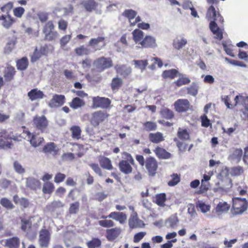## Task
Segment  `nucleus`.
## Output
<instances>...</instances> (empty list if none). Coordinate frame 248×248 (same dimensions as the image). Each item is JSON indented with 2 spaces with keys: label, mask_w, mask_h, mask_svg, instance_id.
Segmentation results:
<instances>
[{
  "label": "nucleus",
  "mask_w": 248,
  "mask_h": 248,
  "mask_svg": "<svg viewBox=\"0 0 248 248\" xmlns=\"http://www.w3.org/2000/svg\"><path fill=\"white\" fill-rule=\"evenodd\" d=\"M13 3L8 2L0 8L3 14L0 16L1 20L2 21V25L5 28H9L14 23V20L11 17L10 13L13 10L16 15V8L13 9Z\"/></svg>",
  "instance_id": "nucleus-1"
},
{
  "label": "nucleus",
  "mask_w": 248,
  "mask_h": 248,
  "mask_svg": "<svg viewBox=\"0 0 248 248\" xmlns=\"http://www.w3.org/2000/svg\"><path fill=\"white\" fill-rule=\"evenodd\" d=\"M248 208V202L246 198L235 197L232 199L231 213L233 215H241Z\"/></svg>",
  "instance_id": "nucleus-2"
},
{
  "label": "nucleus",
  "mask_w": 248,
  "mask_h": 248,
  "mask_svg": "<svg viewBox=\"0 0 248 248\" xmlns=\"http://www.w3.org/2000/svg\"><path fill=\"white\" fill-rule=\"evenodd\" d=\"M21 129H23L22 137L29 141L32 146L37 147L44 141L43 138L39 136L38 134H31L25 127H22Z\"/></svg>",
  "instance_id": "nucleus-3"
},
{
  "label": "nucleus",
  "mask_w": 248,
  "mask_h": 248,
  "mask_svg": "<svg viewBox=\"0 0 248 248\" xmlns=\"http://www.w3.org/2000/svg\"><path fill=\"white\" fill-rule=\"evenodd\" d=\"M33 125L42 132H45L48 126V121L44 116H36L33 119Z\"/></svg>",
  "instance_id": "nucleus-4"
},
{
  "label": "nucleus",
  "mask_w": 248,
  "mask_h": 248,
  "mask_svg": "<svg viewBox=\"0 0 248 248\" xmlns=\"http://www.w3.org/2000/svg\"><path fill=\"white\" fill-rule=\"evenodd\" d=\"M234 100L235 106L241 105L244 107L242 111L246 118L248 119V96L239 94L235 97Z\"/></svg>",
  "instance_id": "nucleus-5"
},
{
  "label": "nucleus",
  "mask_w": 248,
  "mask_h": 248,
  "mask_svg": "<svg viewBox=\"0 0 248 248\" xmlns=\"http://www.w3.org/2000/svg\"><path fill=\"white\" fill-rule=\"evenodd\" d=\"M51 234L46 229H42L39 232V244L42 248H47L50 240Z\"/></svg>",
  "instance_id": "nucleus-6"
},
{
  "label": "nucleus",
  "mask_w": 248,
  "mask_h": 248,
  "mask_svg": "<svg viewBox=\"0 0 248 248\" xmlns=\"http://www.w3.org/2000/svg\"><path fill=\"white\" fill-rule=\"evenodd\" d=\"M137 15V12L132 9L125 10L123 14L124 16L128 19L131 26H134L141 21L140 17L139 16H136Z\"/></svg>",
  "instance_id": "nucleus-7"
},
{
  "label": "nucleus",
  "mask_w": 248,
  "mask_h": 248,
  "mask_svg": "<svg viewBox=\"0 0 248 248\" xmlns=\"http://www.w3.org/2000/svg\"><path fill=\"white\" fill-rule=\"evenodd\" d=\"M93 106L94 108H107L111 103V101L108 98L98 96L93 97Z\"/></svg>",
  "instance_id": "nucleus-8"
},
{
  "label": "nucleus",
  "mask_w": 248,
  "mask_h": 248,
  "mask_svg": "<svg viewBox=\"0 0 248 248\" xmlns=\"http://www.w3.org/2000/svg\"><path fill=\"white\" fill-rule=\"evenodd\" d=\"M94 64L99 70L103 71L111 67L112 66V62L110 58L102 57L96 60Z\"/></svg>",
  "instance_id": "nucleus-9"
},
{
  "label": "nucleus",
  "mask_w": 248,
  "mask_h": 248,
  "mask_svg": "<svg viewBox=\"0 0 248 248\" xmlns=\"http://www.w3.org/2000/svg\"><path fill=\"white\" fill-rule=\"evenodd\" d=\"M12 140H16V138L9 137L5 131L0 132V145L6 148H10L13 146Z\"/></svg>",
  "instance_id": "nucleus-10"
},
{
  "label": "nucleus",
  "mask_w": 248,
  "mask_h": 248,
  "mask_svg": "<svg viewBox=\"0 0 248 248\" xmlns=\"http://www.w3.org/2000/svg\"><path fill=\"white\" fill-rule=\"evenodd\" d=\"M141 46L143 48H155L157 47L156 38L152 35L145 36L141 42Z\"/></svg>",
  "instance_id": "nucleus-11"
},
{
  "label": "nucleus",
  "mask_w": 248,
  "mask_h": 248,
  "mask_svg": "<svg viewBox=\"0 0 248 248\" xmlns=\"http://www.w3.org/2000/svg\"><path fill=\"white\" fill-rule=\"evenodd\" d=\"M145 167L148 171L149 175H155L157 168L156 161L153 157L148 158L145 162Z\"/></svg>",
  "instance_id": "nucleus-12"
},
{
  "label": "nucleus",
  "mask_w": 248,
  "mask_h": 248,
  "mask_svg": "<svg viewBox=\"0 0 248 248\" xmlns=\"http://www.w3.org/2000/svg\"><path fill=\"white\" fill-rule=\"evenodd\" d=\"M129 225L131 228H141L144 226V224L138 218L137 213L133 212L129 219Z\"/></svg>",
  "instance_id": "nucleus-13"
},
{
  "label": "nucleus",
  "mask_w": 248,
  "mask_h": 248,
  "mask_svg": "<svg viewBox=\"0 0 248 248\" xmlns=\"http://www.w3.org/2000/svg\"><path fill=\"white\" fill-rule=\"evenodd\" d=\"M65 102V97L62 94H55L49 101L48 106L50 108H56L62 106Z\"/></svg>",
  "instance_id": "nucleus-14"
},
{
  "label": "nucleus",
  "mask_w": 248,
  "mask_h": 248,
  "mask_svg": "<svg viewBox=\"0 0 248 248\" xmlns=\"http://www.w3.org/2000/svg\"><path fill=\"white\" fill-rule=\"evenodd\" d=\"M175 110L178 112H184L189 108V102L187 99H179L174 104Z\"/></svg>",
  "instance_id": "nucleus-15"
},
{
  "label": "nucleus",
  "mask_w": 248,
  "mask_h": 248,
  "mask_svg": "<svg viewBox=\"0 0 248 248\" xmlns=\"http://www.w3.org/2000/svg\"><path fill=\"white\" fill-rule=\"evenodd\" d=\"M243 154V150L240 148L235 149L231 152L229 159L232 162L238 163L241 160Z\"/></svg>",
  "instance_id": "nucleus-16"
},
{
  "label": "nucleus",
  "mask_w": 248,
  "mask_h": 248,
  "mask_svg": "<svg viewBox=\"0 0 248 248\" xmlns=\"http://www.w3.org/2000/svg\"><path fill=\"white\" fill-rule=\"evenodd\" d=\"M230 208V205L226 202L221 201L217 204L214 211L217 215L220 216L227 213Z\"/></svg>",
  "instance_id": "nucleus-17"
},
{
  "label": "nucleus",
  "mask_w": 248,
  "mask_h": 248,
  "mask_svg": "<svg viewBox=\"0 0 248 248\" xmlns=\"http://www.w3.org/2000/svg\"><path fill=\"white\" fill-rule=\"evenodd\" d=\"M133 40L136 44L141 46V42L144 38V33L139 29L134 30L132 32Z\"/></svg>",
  "instance_id": "nucleus-18"
},
{
  "label": "nucleus",
  "mask_w": 248,
  "mask_h": 248,
  "mask_svg": "<svg viewBox=\"0 0 248 248\" xmlns=\"http://www.w3.org/2000/svg\"><path fill=\"white\" fill-rule=\"evenodd\" d=\"M47 52V50L46 46H41L39 49L36 48L33 54L31 56V62H34L36 61L42 56L46 55Z\"/></svg>",
  "instance_id": "nucleus-19"
},
{
  "label": "nucleus",
  "mask_w": 248,
  "mask_h": 248,
  "mask_svg": "<svg viewBox=\"0 0 248 248\" xmlns=\"http://www.w3.org/2000/svg\"><path fill=\"white\" fill-rule=\"evenodd\" d=\"M187 43V39L184 36L179 35L173 40L172 45L175 49L180 50L185 47Z\"/></svg>",
  "instance_id": "nucleus-20"
},
{
  "label": "nucleus",
  "mask_w": 248,
  "mask_h": 248,
  "mask_svg": "<svg viewBox=\"0 0 248 248\" xmlns=\"http://www.w3.org/2000/svg\"><path fill=\"white\" fill-rule=\"evenodd\" d=\"M41 221V217L38 216H35L30 219V221L27 220H21L22 225L21 229L23 231H26L28 228L31 227V223H33L34 224L37 225Z\"/></svg>",
  "instance_id": "nucleus-21"
},
{
  "label": "nucleus",
  "mask_w": 248,
  "mask_h": 248,
  "mask_svg": "<svg viewBox=\"0 0 248 248\" xmlns=\"http://www.w3.org/2000/svg\"><path fill=\"white\" fill-rule=\"evenodd\" d=\"M108 217L119 222L121 224L124 223L127 219V216L122 212H113L111 213Z\"/></svg>",
  "instance_id": "nucleus-22"
},
{
  "label": "nucleus",
  "mask_w": 248,
  "mask_h": 248,
  "mask_svg": "<svg viewBox=\"0 0 248 248\" xmlns=\"http://www.w3.org/2000/svg\"><path fill=\"white\" fill-rule=\"evenodd\" d=\"M121 231L120 229L115 228L107 230L106 237L109 241H113L115 240L120 235Z\"/></svg>",
  "instance_id": "nucleus-23"
},
{
  "label": "nucleus",
  "mask_w": 248,
  "mask_h": 248,
  "mask_svg": "<svg viewBox=\"0 0 248 248\" xmlns=\"http://www.w3.org/2000/svg\"><path fill=\"white\" fill-rule=\"evenodd\" d=\"M105 119V115L103 112L100 111H97L93 114L91 123L93 125L97 126Z\"/></svg>",
  "instance_id": "nucleus-24"
},
{
  "label": "nucleus",
  "mask_w": 248,
  "mask_h": 248,
  "mask_svg": "<svg viewBox=\"0 0 248 248\" xmlns=\"http://www.w3.org/2000/svg\"><path fill=\"white\" fill-rule=\"evenodd\" d=\"M210 28L215 35V38L221 40L223 37L222 31L221 29H219L217 24L214 21H211L210 23Z\"/></svg>",
  "instance_id": "nucleus-25"
},
{
  "label": "nucleus",
  "mask_w": 248,
  "mask_h": 248,
  "mask_svg": "<svg viewBox=\"0 0 248 248\" xmlns=\"http://www.w3.org/2000/svg\"><path fill=\"white\" fill-rule=\"evenodd\" d=\"M89 45L96 48V49H100L99 46L102 47L104 46V38L103 37H98L97 38H93L90 40Z\"/></svg>",
  "instance_id": "nucleus-26"
},
{
  "label": "nucleus",
  "mask_w": 248,
  "mask_h": 248,
  "mask_svg": "<svg viewBox=\"0 0 248 248\" xmlns=\"http://www.w3.org/2000/svg\"><path fill=\"white\" fill-rule=\"evenodd\" d=\"M28 96L31 101L42 99L44 94L43 93L37 89L31 90L28 93Z\"/></svg>",
  "instance_id": "nucleus-27"
},
{
  "label": "nucleus",
  "mask_w": 248,
  "mask_h": 248,
  "mask_svg": "<svg viewBox=\"0 0 248 248\" xmlns=\"http://www.w3.org/2000/svg\"><path fill=\"white\" fill-rule=\"evenodd\" d=\"M129 163L126 160L121 161L119 165L120 170L124 174H129L132 172V168Z\"/></svg>",
  "instance_id": "nucleus-28"
},
{
  "label": "nucleus",
  "mask_w": 248,
  "mask_h": 248,
  "mask_svg": "<svg viewBox=\"0 0 248 248\" xmlns=\"http://www.w3.org/2000/svg\"><path fill=\"white\" fill-rule=\"evenodd\" d=\"M117 72L120 75L125 77L130 74L131 72V69L130 67L125 65H117L115 66Z\"/></svg>",
  "instance_id": "nucleus-29"
},
{
  "label": "nucleus",
  "mask_w": 248,
  "mask_h": 248,
  "mask_svg": "<svg viewBox=\"0 0 248 248\" xmlns=\"http://www.w3.org/2000/svg\"><path fill=\"white\" fill-rule=\"evenodd\" d=\"M220 15L219 14L217 13L214 7L212 5L210 6L207 10L206 18L211 21L216 20L217 18Z\"/></svg>",
  "instance_id": "nucleus-30"
},
{
  "label": "nucleus",
  "mask_w": 248,
  "mask_h": 248,
  "mask_svg": "<svg viewBox=\"0 0 248 248\" xmlns=\"http://www.w3.org/2000/svg\"><path fill=\"white\" fill-rule=\"evenodd\" d=\"M69 105L71 108L76 109L83 106L85 105V102L83 100L78 97H75Z\"/></svg>",
  "instance_id": "nucleus-31"
},
{
  "label": "nucleus",
  "mask_w": 248,
  "mask_h": 248,
  "mask_svg": "<svg viewBox=\"0 0 248 248\" xmlns=\"http://www.w3.org/2000/svg\"><path fill=\"white\" fill-rule=\"evenodd\" d=\"M59 149L53 142H49L46 144L43 149L45 153H48L55 155L58 151Z\"/></svg>",
  "instance_id": "nucleus-32"
},
{
  "label": "nucleus",
  "mask_w": 248,
  "mask_h": 248,
  "mask_svg": "<svg viewBox=\"0 0 248 248\" xmlns=\"http://www.w3.org/2000/svg\"><path fill=\"white\" fill-rule=\"evenodd\" d=\"M197 207L203 214L208 213L211 209V206L209 204L202 201L197 202Z\"/></svg>",
  "instance_id": "nucleus-33"
},
{
  "label": "nucleus",
  "mask_w": 248,
  "mask_h": 248,
  "mask_svg": "<svg viewBox=\"0 0 248 248\" xmlns=\"http://www.w3.org/2000/svg\"><path fill=\"white\" fill-rule=\"evenodd\" d=\"M178 222L177 216L173 215L165 221V226L168 228H173L177 225Z\"/></svg>",
  "instance_id": "nucleus-34"
},
{
  "label": "nucleus",
  "mask_w": 248,
  "mask_h": 248,
  "mask_svg": "<svg viewBox=\"0 0 248 248\" xmlns=\"http://www.w3.org/2000/svg\"><path fill=\"white\" fill-rule=\"evenodd\" d=\"M99 163L100 166L105 169L111 170L113 169V166L111 164V160L106 157H102L99 159Z\"/></svg>",
  "instance_id": "nucleus-35"
},
{
  "label": "nucleus",
  "mask_w": 248,
  "mask_h": 248,
  "mask_svg": "<svg viewBox=\"0 0 248 248\" xmlns=\"http://www.w3.org/2000/svg\"><path fill=\"white\" fill-rule=\"evenodd\" d=\"M15 73L14 67L9 66H7L4 71V77L6 81H9L11 80Z\"/></svg>",
  "instance_id": "nucleus-36"
},
{
  "label": "nucleus",
  "mask_w": 248,
  "mask_h": 248,
  "mask_svg": "<svg viewBox=\"0 0 248 248\" xmlns=\"http://www.w3.org/2000/svg\"><path fill=\"white\" fill-rule=\"evenodd\" d=\"M156 155L160 158L168 159L170 157V154L164 149L157 147L155 150Z\"/></svg>",
  "instance_id": "nucleus-37"
},
{
  "label": "nucleus",
  "mask_w": 248,
  "mask_h": 248,
  "mask_svg": "<svg viewBox=\"0 0 248 248\" xmlns=\"http://www.w3.org/2000/svg\"><path fill=\"white\" fill-rule=\"evenodd\" d=\"M149 137L150 140L154 143H158L164 140L163 135L160 132L150 133Z\"/></svg>",
  "instance_id": "nucleus-38"
},
{
  "label": "nucleus",
  "mask_w": 248,
  "mask_h": 248,
  "mask_svg": "<svg viewBox=\"0 0 248 248\" xmlns=\"http://www.w3.org/2000/svg\"><path fill=\"white\" fill-rule=\"evenodd\" d=\"M82 4L88 11H92L96 7L97 4L93 0H87L84 1Z\"/></svg>",
  "instance_id": "nucleus-39"
},
{
  "label": "nucleus",
  "mask_w": 248,
  "mask_h": 248,
  "mask_svg": "<svg viewBox=\"0 0 248 248\" xmlns=\"http://www.w3.org/2000/svg\"><path fill=\"white\" fill-rule=\"evenodd\" d=\"M29 64L28 60L26 57H23L16 62V67L18 70H25Z\"/></svg>",
  "instance_id": "nucleus-40"
},
{
  "label": "nucleus",
  "mask_w": 248,
  "mask_h": 248,
  "mask_svg": "<svg viewBox=\"0 0 248 248\" xmlns=\"http://www.w3.org/2000/svg\"><path fill=\"white\" fill-rule=\"evenodd\" d=\"M70 131L72 132V137L73 139L78 140L80 138L81 130L79 126H73L71 127Z\"/></svg>",
  "instance_id": "nucleus-41"
},
{
  "label": "nucleus",
  "mask_w": 248,
  "mask_h": 248,
  "mask_svg": "<svg viewBox=\"0 0 248 248\" xmlns=\"http://www.w3.org/2000/svg\"><path fill=\"white\" fill-rule=\"evenodd\" d=\"M178 74V72L177 70L172 69L164 71L162 73V77L164 78H173L177 76Z\"/></svg>",
  "instance_id": "nucleus-42"
},
{
  "label": "nucleus",
  "mask_w": 248,
  "mask_h": 248,
  "mask_svg": "<svg viewBox=\"0 0 248 248\" xmlns=\"http://www.w3.org/2000/svg\"><path fill=\"white\" fill-rule=\"evenodd\" d=\"M155 203L160 206H164L166 200V194L164 193L156 194L155 197Z\"/></svg>",
  "instance_id": "nucleus-43"
},
{
  "label": "nucleus",
  "mask_w": 248,
  "mask_h": 248,
  "mask_svg": "<svg viewBox=\"0 0 248 248\" xmlns=\"http://www.w3.org/2000/svg\"><path fill=\"white\" fill-rule=\"evenodd\" d=\"M133 62L135 67L140 69L141 71L145 69L148 64L147 60H134Z\"/></svg>",
  "instance_id": "nucleus-44"
},
{
  "label": "nucleus",
  "mask_w": 248,
  "mask_h": 248,
  "mask_svg": "<svg viewBox=\"0 0 248 248\" xmlns=\"http://www.w3.org/2000/svg\"><path fill=\"white\" fill-rule=\"evenodd\" d=\"M151 61L152 62V63L149 66V68L152 70H154L155 69L156 64H157L158 67L159 68H161L163 66L162 61L157 57H152Z\"/></svg>",
  "instance_id": "nucleus-45"
},
{
  "label": "nucleus",
  "mask_w": 248,
  "mask_h": 248,
  "mask_svg": "<svg viewBox=\"0 0 248 248\" xmlns=\"http://www.w3.org/2000/svg\"><path fill=\"white\" fill-rule=\"evenodd\" d=\"M54 189V185L49 182H46L44 183L42 189V191L44 193L50 194Z\"/></svg>",
  "instance_id": "nucleus-46"
},
{
  "label": "nucleus",
  "mask_w": 248,
  "mask_h": 248,
  "mask_svg": "<svg viewBox=\"0 0 248 248\" xmlns=\"http://www.w3.org/2000/svg\"><path fill=\"white\" fill-rule=\"evenodd\" d=\"M87 245L88 248H98L101 245V241L98 238H93L87 242Z\"/></svg>",
  "instance_id": "nucleus-47"
},
{
  "label": "nucleus",
  "mask_w": 248,
  "mask_h": 248,
  "mask_svg": "<svg viewBox=\"0 0 248 248\" xmlns=\"http://www.w3.org/2000/svg\"><path fill=\"white\" fill-rule=\"evenodd\" d=\"M177 135L178 138L182 140H188L189 139V133L186 129L179 128Z\"/></svg>",
  "instance_id": "nucleus-48"
},
{
  "label": "nucleus",
  "mask_w": 248,
  "mask_h": 248,
  "mask_svg": "<svg viewBox=\"0 0 248 248\" xmlns=\"http://www.w3.org/2000/svg\"><path fill=\"white\" fill-rule=\"evenodd\" d=\"M229 172L232 176H239L244 172V170L242 167L236 166L232 168Z\"/></svg>",
  "instance_id": "nucleus-49"
},
{
  "label": "nucleus",
  "mask_w": 248,
  "mask_h": 248,
  "mask_svg": "<svg viewBox=\"0 0 248 248\" xmlns=\"http://www.w3.org/2000/svg\"><path fill=\"white\" fill-rule=\"evenodd\" d=\"M198 89L199 86L198 84L196 82H193L191 86L187 88V93L188 94L195 96L198 93Z\"/></svg>",
  "instance_id": "nucleus-50"
},
{
  "label": "nucleus",
  "mask_w": 248,
  "mask_h": 248,
  "mask_svg": "<svg viewBox=\"0 0 248 248\" xmlns=\"http://www.w3.org/2000/svg\"><path fill=\"white\" fill-rule=\"evenodd\" d=\"M171 179L168 182V185L170 186L176 185L180 180L179 176L176 173L172 174L171 176Z\"/></svg>",
  "instance_id": "nucleus-51"
},
{
  "label": "nucleus",
  "mask_w": 248,
  "mask_h": 248,
  "mask_svg": "<svg viewBox=\"0 0 248 248\" xmlns=\"http://www.w3.org/2000/svg\"><path fill=\"white\" fill-rule=\"evenodd\" d=\"M76 53L78 56L87 55L89 53V49L84 46H80L75 49Z\"/></svg>",
  "instance_id": "nucleus-52"
},
{
  "label": "nucleus",
  "mask_w": 248,
  "mask_h": 248,
  "mask_svg": "<svg viewBox=\"0 0 248 248\" xmlns=\"http://www.w3.org/2000/svg\"><path fill=\"white\" fill-rule=\"evenodd\" d=\"M123 83L122 80L118 78H113L111 84V88L114 90L118 89Z\"/></svg>",
  "instance_id": "nucleus-53"
},
{
  "label": "nucleus",
  "mask_w": 248,
  "mask_h": 248,
  "mask_svg": "<svg viewBox=\"0 0 248 248\" xmlns=\"http://www.w3.org/2000/svg\"><path fill=\"white\" fill-rule=\"evenodd\" d=\"M190 82V79L186 77L182 76L175 82L176 84L178 86L188 84Z\"/></svg>",
  "instance_id": "nucleus-54"
},
{
  "label": "nucleus",
  "mask_w": 248,
  "mask_h": 248,
  "mask_svg": "<svg viewBox=\"0 0 248 248\" xmlns=\"http://www.w3.org/2000/svg\"><path fill=\"white\" fill-rule=\"evenodd\" d=\"M16 45V41L15 40H11L9 41L5 48H4V52L5 53H10L14 48L15 47Z\"/></svg>",
  "instance_id": "nucleus-55"
},
{
  "label": "nucleus",
  "mask_w": 248,
  "mask_h": 248,
  "mask_svg": "<svg viewBox=\"0 0 248 248\" xmlns=\"http://www.w3.org/2000/svg\"><path fill=\"white\" fill-rule=\"evenodd\" d=\"M71 39V35H66L63 36L60 40L61 47L64 49L65 46L68 44Z\"/></svg>",
  "instance_id": "nucleus-56"
},
{
  "label": "nucleus",
  "mask_w": 248,
  "mask_h": 248,
  "mask_svg": "<svg viewBox=\"0 0 248 248\" xmlns=\"http://www.w3.org/2000/svg\"><path fill=\"white\" fill-rule=\"evenodd\" d=\"M98 224L105 228H109L113 226L114 223L111 220H100L98 221Z\"/></svg>",
  "instance_id": "nucleus-57"
},
{
  "label": "nucleus",
  "mask_w": 248,
  "mask_h": 248,
  "mask_svg": "<svg viewBox=\"0 0 248 248\" xmlns=\"http://www.w3.org/2000/svg\"><path fill=\"white\" fill-rule=\"evenodd\" d=\"M156 128V125L155 123L147 122L144 124V129L147 131L155 130Z\"/></svg>",
  "instance_id": "nucleus-58"
},
{
  "label": "nucleus",
  "mask_w": 248,
  "mask_h": 248,
  "mask_svg": "<svg viewBox=\"0 0 248 248\" xmlns=\"http://www.w3.org/2000/svg\"><path fill=\"white\" fill-rule=\"evenodd\" d=\"M0 203L3 207L7 209H12L14 208V205L11 202L6 198L1 199Z\"/></svg>",
  "instance_id": "nucleus-59"
},
{
  "label": "nucleus",
  "mask_w": 248,
  "mask_h": 248,
  "mask_svg": "<svg viewBox=\"0 0 248 248\" xmlns=\"http://www.w3.org/2000/svg\"><path fill=\"white\" fill-rule=\"evenodd\" d=\"M79 203L78 202H75L71 203L69 209L70 214H75L78 213L79 210Z\"/></svg>",
  "instance_id": "nucleus-60"
},
{
  "label": "nucleus",
  "mask_w": 248,
  "mask_h": 248,
  "mask_svg": "<svg viewBox=\"0 0 248 248\" xmlns=\"http://www.w3.org/2000/svg\"><path fill=\"white\" fill-rule=\"evenodd\" d=\"M237 241V239L235 238L231 240H229L225 238L223 241V244L225 248H231L232 246L235 244Z\"/></svg>",
  "instance_id": "nucleus-61"
},
{
  "label": "nucleus",
  "mask_w": 248,
  "mask_h": 248,
  "mask_svg": "<svg viewBox=\"0 0 248 248\" xmlns=\"http://www.w3.org/2000/svg\"><path fill=\"white\" fill-rule=\"evenodd\" d=\"M45 34L46 39L49 41L55 39L58 36V33L56 31H53Z\"/></svg>",
  "instance_id": "nucleus-62"
},
{
  "label": "nucleus",
  "mask_w": 248,
  "mask_h": 248,
  "mask_svg": "<svg viewBox=\"0 0 248 248\" xmlns=\"http://www.w3.org/2000/svg\"><path fill=\"white\" fill-rule=\"evenodd\" d=\"M146 232H141L135 234L133 241L135 243L139 242L146 235Z\"/></svg>",
  "instance_id": "nucleus-63"
},
{
  "label": "nucleus",
  "mask_w": 248,
  "mask_h": 248,
  "mask_svg": "<svg viewBox=\"0 0 248 248\" xmlns=\"http://www.w3.org/2000/svg\"><path fill=\"white\" fill-rule=\"evenodd\" d=\"M54 29V25L51 21L48 22L44 27V33L45 34L50 32V31H53Z\"/></svg>",
  "instance_id": "nucleus-64"
}]
</instances>
